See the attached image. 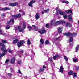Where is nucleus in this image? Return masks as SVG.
<instances>
[{"instance_id": "37", "label": "nucleus", "mask_w": 79, "mask_h": 79, "mask_svg": "<svg viewBox=\"0 0 79 79\" xmlns=\"http://www.w3.org/2000/svg\"><path fill=\"white\" fill-rule=\"evenodd\" d=\"M10 26L7 25L6 26V29H10Z\"/></svg>"}, {"instance_id": "8", "label": "nucleus", "mask_w": 79, "mask_h": 79, "mask_svg": "<svg viewBox=\"0 0 79 79\" xmlns=\"http://www.w3.org/2000/svg\"><path fill=\"white\" fill-rule=\"evenodd\" d=\"M65 26L67 27H71L72 26L69 22H66V23Z\"/></svg>"}, {"instance_id": "16", "label": "nucleus", "mask_w": 79, "mask_h": 79, "mask_svg": "<svg viewBox=\"0 0 79 79\" xmlns=\"http://www.w3.org/2000/svg\"><path fill=\"white\" fill-rule=\"evenodd\" d=\"M59 69V72H61V73H63V66H61L60 67V69Z\"/></svg>"}, {"instance_id": "6", "label": "nucleus", "mask_w": 79, "mask_h": 79, "mask_svg": "<svg viewBox=\"0 0 79 79\" xmlns=\"http://www.w3.org/2000/svg\"><path fill=\"white\" fill-rule=\"evenodd\" d=\"M35 0H32L30 2V3H28V5L31 7L32 6V4L33 3H35Z\"/></svg>"}, {"instance_id": "59", "label": "nucleus", "mask_w": 79, "mask_h": 79, "mask_svg": "<svg viewBox=\"0 0 79 79\" xmlns=\"http://www.w3.org/2000/svg\"><path fill=\"white\" fill-rule=\"evenodd\" d=\"M43 68H46V66H45V65H44L43 66Z\"/></svg>"}, {"instance_id": "35", "label": "nucleus", "mask_w": 79, "mask_h": 79, "mask_svg": "<svg viewBox=\"0 0 79 79\" xmlns=\"http://www.w3.org/2000/svg\"><path fill=\"white\" fill-rule=\"evenodd\" d=\"M64 59L66 61H68V58H67V57H66V56H64Z\"/></svg>"}, {"instance_id": "48", "label": "nucleus", "mask_w": 79, "mask_h": 79, "mask_svg": "<svg viewBox=\"0 0 79 79\" xmlns=\"http://www.w3.org/2000/svg\"><path fill=\"white\" fill-rule=\"evenodd\" d=\"M20 52L22 53H24V51L23 50H21L20 51Z\"/></svg>"}, {"instance_id": "43", "label": "nucleus", "mask_w": 79, "mask_h": 79, "mask_svg": "<svg viewBox=\"0 0 79 79\" xmlns=\"http://www.w3.org/2000/svg\"><path fill=\"white\" fill-rule=\"evenodd\" d=\"M25 29H26V25L24 24H23V27L22 28L23 30H24Z\"/></svg>"}, {"instance_id": "60", "label": "nucleus", "mask_w": 79, "mask_h": 79, "mask_svg": "<svg viewBox=\"0 0 79 79\" xmlns=\"http://www.w3.org/2000/svg\"><path fill=\"white\" fill-rule=\"evenodd\" d=\"M23 12V15H25V12H23H23Z\"/></svg>"}, {"instance_id": "1", "label": "nucleus", "mask_w": 79, "mask_h": 79, "mask_svg": "<svg viewBox=\"0 0 79 79\" xmlns=\"http://www.w3.org/2000/svg\"><path fill=\"white\" fill-rule=\"evenodd\" d=\"M63 34L64 35H66L67 37H70L69 42H73V37H75V36L77 34L76 33H74L73 34H72V33H71L69 32L65 33H63Z\"/></svg>"}, {"instance_id": "61", "label": "nucleus", "mask_w": 79, "mask_h": 79, "mask_svg": "<svg viewBox=\"0 0 79 79\" xmlns=\"http://www.w3.org/2000/svg\"><path fill=\"white\" fill-rule=\"evenodd\" d=\"M32 53H33V54H34V51H32Z\"/></svg>"}, {"instance_id": "46", "label": "nucleus", "mask_w": 79, "mask_h": 79, "mask_svg": "<svg viewBox=\"0 0 79 79\" xmlns=\"http://www.w3.org/2000/svg\"><path fill=\"white\" fill-rule=\"evenodd\" d=\"M0 34L1 35H3V32H2L1 30H0Z\"/></svg>"}, {"instance_id": "51", "label": "nucleus", "mask_w": 79, "mask_h": 79, "mask_svg": "<svg viewBox=\"0 0 79 79\" xmlns=\"http://www.w3.org/2000/svg\"><path fill=\"white\" fill-rule=\"evenodd\" d=\"M62 32V31L61 30H59V34H61V33Z\"/></svg>"}, {"instance_id": "39", "label": "nucleus", "mask_w": 79, "mask_h": 79, "mask_svg": "<svg viewBox=\"0 0 79 79\" xmlns=\"http://www.w3.org/2000/svg\"><path fill=\"white\" fill-rule=\"evenodd\" d=\"M9 61H10V60H9V59H7V60H6V61L5 63H8Z\"/></svg>"}, {"instance_id": "53", "label": "nucleus", "mask_w": 79, "mask_h": 79, "mask_svg": "<svg viewBox=\"0 0 79 79\" xmlns=\"http://www.w3.org/2000/svg\"><path fill=\"white\" fill-rule=\"evenodd\" d=\"M65 3L67 4H68V3H69V2L68 1H65Z\"/></svg>"}, {"instance_id": "49", "label": "nucleus", "mask_w": 79, "mask_h": 79, "mask_svg": "<svg viewBox=\"0 0 79 79\" xmlns=\"http://www.w3.org/2000/svg\"><path fill=\"white\" fill-rule=\"evenodd\" d=\"M11 73H8V76H11Z\"/></svg>"}, {"instance_id": "52", "label": "nucleus", "mask_w": 79, "mask_h": 79, "mask_svg": "<svg viewBox=\"0 0 79 79\" xmlns=\"http://www.w3.org/2000/svg\"><path fill=\"white\" fill-rule=\"evenodd\" d=\"M42 45H43V44H40V48H42Z\"/></svg>"}, {"instance_id": "31", "label": "nucleus", "mask_w": 79, "mask_h": 79, "mask_svg": "<svg viewBox=\"0 0 79 79\" xmlns=\"http://www.w3.org/2000/svg\"><path fill=\"white\" fill-rule=\"evenodd\" d=\"M40 42L42 44H44V40H43V39H41L40 40Z\"/></svg>"}, {"instance_id": "33", "label": "nucleus", "mask_w": 79, "mask_h": 79, "mask_svg": "<svg viewBox=\"0 0 79 79\" xmlns=\"http://www.w3.org/2000/svg\"><path fill=\"white\" fill-rule=\"evenodd\" d=\"M58 13H60V15H62V16H63V15H64V12H60V13L59 12Z\"/></svg>"}, {"instance_id": "4", "label": "nucleus", "mask_w": 79, "mask_h": 79, "mask_svg": "<svg viewBox=\"0 0 79 79\" xmlns=\"http://www.w3.org/2000/svg\"><path fill=\"white\" fill-rule=\"evenodd\" d=\"M67 13H70L71 15H69L68 16V19L70 21H72V17L71 15H72V11L71 10H69L66 11Z\"/></svg>"}, {"instance_id": "22", "label": "nucleus", "mask_w": 79, "mask_h": 79, "mask_svg": "<svg viewBox=\"0 0 79 79\" xmlns=\"http://www.w3.org/2000/svg\"><path fill=\"white\" fill-rule=\"evenodd\" d=\"M73 61L74 62V63H76V62H78V60L77 59H74L73 58Z\"/></svg>"}, {"instance_id": "20", "label": "nucleus", "mask_w": 79, "mask_h": 79, "mask_svg": "<svg viewBox=\"0 0 79 79\" xmlns=\"http://www.w3.org/2000/svg\"><path fill=\"white\" fill-rule=\"evenodd\" d=\"M44 70V68H40L39 69V71L40 72H42V71H43Z\"/></svg>"}, {"instance_id": "56", "label": "nucleus", "mask_w": 79, "mask_h": 79, "mask_svg": "<svg viewBox=\"0 0 79 79\" xmlns=\"http://www.w3.org/2000/svg\"><path fill=\"white\" fill-rule=\"evenodd\" d=\"M65 2H66V1H62V3H65Z\"/></svg>"}, {"instance_id": "26", "label": "nucleus", "mask_w": 79, "mask_h": 79, "mask_svg": "<svg viewBox=\"0 0 79 79\" xmlns=\"http://www.w3.org/2000/svg\"><path fill=\"white\" fill-rule=\"evenodd\" d=\"M32 27H33L35 28V29H36V30H37L38 29V27H35V25H32Z\"/></svg>"}, {"instance_id": "17", "label": "nucleus", "mask_w": 79, "mask_h": 79, "mask_svg": "<svg viewBox=\"0 0 79 79\" xmlns=\"http://www.w3.org/2000/svg\"><path fill=\"white\" fill-rule=\"evenodd\" d=\"M79 50V45H77L76 46L75 48L76 52H77Z\"/></svg>"}, {"instance_id": "36", "label": "nucleus", "mask_w": 79, "mask_h": 79, "mask_svg": "<svg viewBox=\"0 0 79 79\" xmlns=\"http://www.w3.org/2000/svg\"><path fill=\"white\" fill-rule=\"evenodd\" d=\"M46 27L47 28H48L50 27V26L49 25V24H47L46 25Z\"/></svg>"}, {"instance_id": "41", "label": "nucleus", "mask_w": 79, "mask_h": 79, "mask_svg": "<svg viewBox=\"0 0 79 79\" xmlns=\"http://www.w3.org/2000/svg\"><path fill=\"white\" fill-rule=\"evenodd\" d=\"M5 16V14H1V16L2 18H4Z\"/></svg>"}, {"instance_id": "5", "label": "nucleus", "mask_w": 79, "mask_h": 79, "mask_svg": "<svg viewBox=\"0 0 79 79\" xmlns=\"http://www.w3.org/2000/svg\"><path fill=\"white\" fill-rule=\"evenodd\" d=\"M24 41L23 40H21L20 41V42H18L17 44V46L18 47H21L22 46V45L23 44H24Z\"/></svg>"}, {"instance_id": "40", "label": "nucleus", "mask_w": 79, "mask_h": 79, "mask_svg": "<svg viewBox=\"0 0 79 79\" xmlns=\"http://www.w3.org/2000/svg\"><path fill=\"white\" fill-rule=\"evenodd\" d=\"M56 45H57V46H58L59 47H61V44H60L59 43H57L56 44Z\"/></svg>"}, {"instance_id": "50", "label": "nucleus", "mask_w": 79, "mask_h": 79, "mask_svg": "<svg viewBox=\"0 0 79 79\" xmlns=\"http://www.w3.org/2000/svg\"><path fill=\"white\" fill-rule=\"evenodd\" d=\"M42 30H45V27H43Z\"/></svg>"}, {"instance_id": "42", "label": "nucleus", "mask_w": 79, "mask_h": 79, "mask_svg": "<svg viewBox=\"0 0 79 79\" xmlns=\"http://www.w3.org/2000/svg\"><path fill=\"white\" fill-rule=\"evenodd\" d=\"M44 13H47V12H48L49 11V10L48 9H47L45 10L44 11Z\"/></svg>"}, {"instance_id": "18", "label": "nucleus", "mask_w": 79, "mask_h": 79, "mask_svg": "<svg viewBox=\"0 0 79 79\" xmlns=\"http://www.w3.org/2000/svg\"><path fill=\"white\" fill-rule=\"evenodd\" d=\"M15 29L16 30H22V29H21V26H18V27H17L15 28Z\"/></svg>"}, {"instance_id": "15", "label": "nucleus", "mask_w": 79, "mask_h": 79, "mask_svg": "<svg viewBox=\"0 0 79 79\" xmlns=\"http://www.w3.org/2000/svg\"><path fill=\"white\" fill-rule=\"evenodd\" d=\"M9 5H10V6H16V5H17V3H10L9 4Z\"/></svg>"}, {"instance_id": "12", "label": "nucleus", "mask_w": 79, "mask_h": 79, "mask_svg": "<svg viewBox=\"0 0 79 79\" xmlns=\"http://www.w3.org/2000/svg\"><path fill=\"white\" fill-rule=\"evenodd\" d=\"M15 58L13 57L10 60V63L13 64L15 63Z\"/></svg>"}, {"instance_id": "38", "label": "nucleus", "mask_w": 79, "mask_h": 79, "mask_svg": "<svg viewBox=\"0 0 79 79\" xmlns=\"http://www.w3.org/2000/svg\"><path fill=\"white\" fill-rule=\"evenodd\" d=\"M17 31H19L20 32H24V30H18Z\"/></svg>"}, {"instance_id": "27", "label": "nucleus", "mask_w": 79, "mask_h": 79, "mask_svg": "<svg viewBox=\"0 0 79 79\" xmlns=\"http://www.w3.org/2000/svg\"><path fill=\"white\" fill-rule=\"evenodd\" d=\"M48 61H49L50 62H53L52 58H48Z\"/></svg>"}, {"instance_id": "34", "label": "nucleus", "mask_w": 79, "mask_h": 79, "mask_svg": "<svg viewBox=\"0 0 79 79\" xmlns=\"http://www.w3.org/2000/svg\"><path fill=\"white\" fill-rule=\"evenodd\" d=\"M17 63L18 64H21V60H19L18 61Z\"/></svg>"}, {"instance_id": "44", "label": "nucleus", "mask_w": 79, "mask_h": 79, "mask_svg": "<svg viewBox=\"0 0 79 79\" xmlns=\"http://www.w3.org/2000/svg\"><path fill=\"white\" fill-rule=\"evenodd\" d=\"M61 13V10H59L57 12V14H60V13Z\"/></svg>"}, {"instance_id": "29", "label": "nucleus", "mask_w": 79, "mask_h": 79, "mask_svg": "<svg viewBox=\"0 0 79 79\" xmlns=\"http://www.w3.org/2000/svg\"><path fill=\"white\" fill-rule=\"evenodd\" d=\"M73 77H76V76H77L76 73H74L73 74Z\"/></svg>"}, {"instance_id": "14", "label": "nucleus", "mask_w": 79, "mask_h": 79, "mask_svg": "<svg viewBox=\"0 0 79 79\" xmlns=\"http://www.w3.org/2000/svg\"><path fill=\"white\" fill-rule=\"evenodd\" d=\"M39 18H40L39 14V13H37L36 15H35V18L36 19V20H37Z\"/></svg>"}, {"instance_id": "32", "label": "nucleus", "mask_w": 79, "mask_h": 79, "mask_svg": "<svg viewBox=\"0 0 79 79\" xmlns=\"http://www.w3.org/2000/svg\"><path fill=\"white\" fill-rule=\"evenodd\" d=\"M17 73L18 74H22V73L21 72V70H18Z\"/></svg>"}, {"instance_id": "21", "label": "nucleus", "mask_w": 79, "mask_h": 79, "mask_svg": "<svg viewBox=\"0 0 79 79\" xmlns=\"http://www.w3.org/2000/svg\"><path fill=\"white\" fill-rule=\"evenodd\" d=\"M18 40L17 39H15L13 41V43H14V44H16L18 43Z\"/></svg>"}, {"instance_id": "62", "label": "nucleus", "mask_w": 79, "mask_h": 79, "mask_svg": "<svg viewBox=\"0 0 79 79\" xmlns=\"http://www.w3.org/2000/svg\"><path fill=\"white\" fill-rule=\"evenodd\" d=\"M19 57H20V58L21 57V55H19Z\"/></svg>"}, {"instance_id": "58", "label": "nucleus", "mask_w": 79, "mask_h": 79, "mask_svg": "<svg viewBox=\"0 0 79 79\" xmlns=\"http://www.w3.org/2000/svg\"><path fill=\"white\" fill-rule=\"evenodd\" d=\"M23 10H19V12H23Z\"/></svg>"}, {"instance_id": "24", "label": "nucleus", "mask_w": 79, "mask_h": 79, "mask_svg": "<svg viewBox=\"0 0 79 79\" xmlns=\"http://www.w3.org/2000/svg\"><path fill=\"white\" fill-rule=\"evenodd\" d=\"M27 44L28 45H30V44H31V41H30V40H28L27 42Z\"/></svg>"}, {"instance_id": "13", "label": "nucleus", "mask_w": 79, "mask_h": 79, "mask_svg": "<svg viewBox=\"0 0 79 79\" xmlns=\"http://www.w3.org/2000/svg\"><path fill=\"white\" fill-rule=\"evenodd\" d=\"M14 19L13 18H12L11 19L10 21H8L7 22V24H10V23H11V22H12V23H14Z\"/></svg>"}, {"instance_id": "47", "label": "nucleus", "mask_w": 79, "mask_h": 79, "mask_svg": "<svg viewBox=\"0 0 79 79\" xmlns=\"http://www.w3.org/2000/svg\"><path fill=\"white\" fill-rule=\"evenodd\" d=\"M63 28L61 27H60L58 29V30H62Z\"/></svg>"}, {"instance_id": "54", "label": "nucleus", "mask_w": 79, "mask_h": 79, "mask_svg": "<svg viewBox=\"0 0 79 79\" xmlns=\"http://www.w3.org/2000/svg\"><path fill=\"white\" fill-rule=\"evenodd\" d=\"M79 69V66H76V69L77 70H78Z\"/></svg>"}, {"instance_id": "10", "label": "nucleus", "mask_w": 79, "mask_h": 79, "mask_svg": "<svg viewBox=\"0 0 79 79\" xmlns=\"http://www.w3.org/2000/svg\"><path fill=\"white\" fill-rule=\"evenodd\" d=\"M11 9L10 8H9L8 7H6V8H2V9H1V11H4L6 10H9Z\"/></svg>"}, {"instance_id": "7", "label": "nucleus", "mask_w": 79, "mask_h": 79, "mask_svg": "<svg viewBox=\"0 0 79 79\" xmlns=\"http://www.w3.org/2000/svg\"><path fill=\"white\" fill-rule=\"evenodd\" d=\"M12 17H13V18H20L21 16V14H18L17 15H13L12 16Z\"/></svg>"}, {"instance_id": "25", "label": "nucleus", "mask_w": 79, "mask_h": 79, "mask_svg": "<svg viewBox=\"0 0 79 79\" xmlns=\"http://www.w3.org/2000/svg\"><path fill=\"white\" fill-rule=\"evenodd\" d=\"M73 73V72L72 71H70L68 73V75H72Z\"/></svg>"}, {"instance_id": "45", "label": "nucleus", "mask_w": 79, "mask_h": 79, "mask_svg": "<svg viewBox=\"0 0 79 79\" xmlns=\"http://www.w3.org/2000/svg\"><path fill=\"white\" fill-rule=\"evenodd\" d=\"M60 39V37L56 39V40H59Z\"/></svg>"}, {"instance_id": "63", "label": "nucleus", "mask_w": 79, "mask_h": 79, "mask_svg": "<svg viewBox=\"0 0 79 79\" xmlns=\"http://www.w3.org/2000/svg\"><path fill=\"white\" fill-rule=\"evenodd\" d=\"M73 44H71L70 45V46H73Z\"/></svg>"}, {"instance_id": "57", "label": "nucleus", "mask_w": 79, "mask_h": 79, "mask_svg": "<svg viewBox=\"0 0 79 79\" xmlns=\"http://www.w3.org/2000/svg\"><path fill=\"white\" fill-rule=\"evenodd\" d=\"M58 8H56V11L57 12L58 11Z\"/></svg>"}, {"instance_id": "2", "label": "nucleus", "mask_w": 79, "mask_h": 79, "mask_svg": "<svg viewBox=\"0 0 79 79\" xmlns=\"http://www.w3.org/2000/svg\"><path fill=\"white\" fill-rule=\"evenodd\" d=\"M65 21L63 20L55 22L54 20H52L51 21V22L50 23V25L51 26H56V25H58V24H65Z\"/></svg>"}, {"instance_id": "19", "label": "nucleus", "mask_w": 79, "mask_h": 79, "mask_svg": "<svg viewBox=\"0 0 79 79\" xmlns=\"http://www.w3.org/2000/svg\"><path fill=\"white\" fill-rule=\"evenodd\" d=\"M5 55V52H3L2 54H0V58H1V57H3V56Z\"/></svg>"}, {"instance_id": "3", "label": "nucleus", "mask_w": 79, "mask_h": 79, "mask_svg": "<svg viewBox=\"0 0 79 79\" xmlns=\"http://www.w3.org/2000/svg\"><path fill=\"white\" fill-rule=\"evenodd\" d=\"M0 47H2V48H1V50L3 51V52H4L5 54L7 52V51L9 53H11L13 52L11 50H10V49L9 48H8L7 50L5 49L6 47L5 45L2 43H0Z\"/></svg>"}, {"instance_id": "55", "label": "nucleus", "mask_w": 79, "mask_h": 79, "mask_svg": "<svg viewBox=\"0 0 79 79\" xmlns=\"http://www.w3.org/2000/svg\"><path fill=\"white\" fill-rule=\"evenodd\" d=\"M28 28H29V29H32V27L31 26H29L28 27Z\"/></svg>"}, {"instance_id": "30", "label": "nucleus", "mask_w": 79, "mask_h": 79, "mask_svg": "<svg viewBox=\"0 0 79 79\" xmlns=\"http://www.w3.org/2000/svg\"><path fill=\"white\" fill-rule=\"evenodd\" d=\"M63 17L64 19H66V18H68V16L67 15H64L63 16Z\"/></svg>"}, {"instance_id": "9", "label": "nucleus", "mask_w": 79, "mask_h": 79, "mask_svg": "<svg viewBox=\"0 0 79 79\" xmlns=\"http://www.w3.org/2000/svg\"><path fill=\"white\" fill-rule=\"evenodd\" d=\"M60 55H56L53 57V58L54 60H56L57 58H60Z\"/></svg>"}, {"instance_id": "64", "label": "nucleus", "mask_w": 79, "mask_h": 79, "mask_svg": "<svg viewBox=\"0 0 79 79\" xmlns=\"http://www.w3.org/2000/svg\"><path fill=\"white\" fill-rule=\"evenodd\" d=\"M42 14H44V12L42 11Z\"/></svg>"}, {"instance_id": "23", "label": "nucleus", "mask_w": 79, "mask_h": 79, "mask_svg": "<svg viewBox=\"0 0 79 79\" xmlns=\"http://www.w3.org/2000/svg\"><path fill=\"white\" fill-rule=\"evenodd\" d=\"M45 44H46L47 45H50V42H49V41L48 40H47L45 42Z\"/></svg>"}, {"instance_id": "28", "label": "nucleus", "mask_w": 79, "mask_h": 79, "mask_svg": "<svg viewBox=\"0 0 79 79\" xmlns=\"http://www.w3.org/2000/svg\"><path fill=\"white\" fill-rule=\"evenodd\" d=\"M2 42L3 43V44H6V43H7V41L5 40H3L2 41Z\"/></svg>"}, {"instance_id": "11", "label": "nucleus", "mask_w": 79, "mask_h": 79, "mask_svg": "<svg viewBox=\"0 0 79 79\" xmlns=\"http://www.w3.org/2000/svg\"><path fill=\"white\" fill-rule=\"evenodd\" d=\"M38 32L40 34H44L46 32V31L45 30H41L39 31Z\"/></svg>"}]
</instances>
